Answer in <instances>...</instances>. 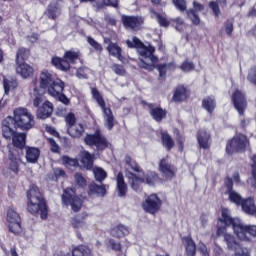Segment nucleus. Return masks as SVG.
I'll return each mask as SVG.
<instances>
[{
    "label": "nucleus",
    "mask_w": 256,
    "mask_h": 256,
    "mask_svg": "<svg viewBox=\"0 0 256 256\" xmlns=\"http://www.w3.org/2000/svg\"><path fill=\"white\" fill-rule=\"evenodd\" d=\"M13 117L8 116L2 122V135L4 139H11L13 129L17 127L22 131H29L35 127V117L27 108L19 107L14 109Z\"/></svg>",
    "instance_id": "f257e3e1"
},
{
    "label": "nucleus",
    "mask_w": 256,
    "mask_h": 256,
    "mask_svg": "<svg viewBox=\"0 0 256 256\" xmlns=\"http://www.w3.org/2000/svg\"><path fill=\"white\" fill-rule=\"evenodd\" d=\"M126 177L134 191L141 189V183H147V185H156L159 181V177L155 172H149L145 178H143V171L139 167V164L132 160L131 157L125 158Z\"/></svg>",
    "instance_id": "f03ea898"
},
{
    "label": "nucleus",
    "mask_w": 256,
    "mask_h": 256,
    "mask_svg": "<svg viewBox=\"0 0 256 256\" xmlns=\"http://www.w3.org/2000/svg\"><path fill=\"white\" fill-rule=\"evenodd\" d=\"M221 223H225L227 226L232 225L236 237L240 241H246L247 243L253 241L256 237V225H245L237 219H233L230 215L229 209H222V216L220 218Z\"/></svg>",
    "instance_id": "7ed1b4c3"
},
{
    "label": "nucleus",
    "mask_w": 256,
    "mask_h": 256,
    "mask_svg": "<svg viewBox=\"0 0 256 256\" xmlns=\"http://www.w3.org/2000/svg\"><path fill=\"white\" fill-rule=\"evenodd\" d=\"M127 47L130 49H137L140 55L139 67L146 69L147 71H153L155 65H157V57L153 55L155 48L153 46H145L140 42L137 37H133L132 40L126 41Z\"/></svg>",
    "instance_id": "20e7f679"
},
{
    "label": "nucleus",
    "mask_w": 256,
    "mask_h": 256,
    "mask_svg": "<svg viewBox=\"0 0 256 256\" xmlns=\"http://www.w3.org/2000/svg\"><path fill=\"white\" fill-rule=\"evenodd\" d=\"M27 211L32 215H36L40 211L41 219H46L48 215L47 204L41 190L36 185L30 186V189L27 192Z\"/></svg>",
    "instance_id": "39448f33"
},
{
    "label": "nucleus",
    "mask_w": 256,
    "mask_h": 256,
    "mask_svg": "<svg viewBox=\"0 0 256 256\" xmlns=\"http://www.w3.org/2000/svg\"><path fill=\"white\" fill-rule=\"evenodd\" d=\"M39 85L41 89H47L49 95H59L65 89V83L61 79H55L53 74L47 70L40 73Z\"/></svg>",
    "instance_id": "423d86ee"
},
{
    "label": "nucleus",
    "mask_w": 256,
    "mask_h": 256,
    "mask_svg": "<svg viewBox=\"0 0 256 256\" xmlns=\"http://www.w3.org/2000/svg\"><path fill=\"white\" fill-rule=\"evenodd\" d=\"M33 105L38 107L36 112L37 119H49L51 115H53V103L49 102V100H45L43 94L39 92V89L35 87L32 92Z\"/></svg>",
    "instance_id": "0eeeda50"
},
{
    "label": "nucleus",
    "mask_w": 256,
    "mask_h": 256,
    "mask_svg": "<svg viewBox=\"0 0 256 256\" xmlns=\"http://www.w3.org/2000/svg\"><path fill=\"white\" fill-rule=\"evenodd\" d=\"M93 99L97 102L102 111V117L104 119V127L106 129H113L115 118L113 117V111H111V107L105 105V100L99 90L97 88L91 89Z\"/></svg>",
    "instance_id": "6e6552de"
},
{
    "label": "nucleus",
    "mask_w": 256,
    "mask_h": 256,
    "mask_svg": "<svg viewBox=\"0 0 256 256\" xmlns=\"http://www.w3.org/2000/svg\"><path fill=\"white\" fill-rule=\"evenodd\" d=\"M232 102L236 111L241 117V127H247L249 125V119L243 118V115H245V110L247 109V98L245 97V94H243L241 90H236L232 95Z\"/></svg>",
    "instance_id": "1a4fd4ad"
},
{
    "label": "nucleus",
    "mask_w": 256,
    "mask_h": 256,
    "mask_svg": "<svg viewBox=\"0 0 256 256\" xmlns=\"http://www.w3.org/2000/svg\"><path fill=\"white\" fill-rule=\"evenodd\" d=\"M79 59V52L73 50L67 51L64 54V59L60 57L52 58V65L60 71H69L71 69V63H75Z\"/></svg>",
    "instance_id": "9d476101"
},
{
    "label": "nucleus",
    "mask_w": 256,
    "mask_h": 256,
    "mask_svg": "<svg viewBox=\"0 0 256 256\" xmlns=\"http://www.w3.org/2000/svg\"><path fill=\"white\" fill-rule=\"evenodd\" d=\"M249 147V140L247 136L239 134L235 136L227 145L226 152L231 155L233 153H239L240 151H245Z\"/></svg>",
    "instance_id": "9b49d317"
},
{
    "label": "nucleus",
    "mask_w": 256,
    "mask_h": 256,
    "mask_svg": "<svg viewBox=\"0 0 256 256\" xmlns=\"http://www.w3.org/2000/svg\"><path fill=\"white\" fill-rule=\"evenodd\" d=\"M62 201L65 205H70L72 211H79L83 205V198L75 195V191L71 188L64 190Z\"/></svg>",
    "instance_id": "f8f14e48"
},
{
    "label": "nucleus",
    "mask_w": 256,
    "mask_h": 256,
    "mask_svg": "<svg viewBox=\"0 0 256 256\" xmlns=\"http://www.w3.org/2000/svg\"><path fill=\"white\" fill-rule=\"evenodd\" d=\"M84 143L89 147H96L98 151H103L107 147V140L100 131H96L95 134H87L84 138Z\"/></svg>",
    "instance_id": "ddd939ff"
},
{
    "label": "nucleus",
    "mask_w": 256,
    "mask_h": 256,
    "mask_svg": "<svg viewBox=\"0 0 256 256\" xmlns=\"http://www.w3.org/2000/svg\"><path fill=\"white\" fill-rule=\"evenodd\" d=\"M142 208L146 213H150L151 215H155L161 209V199H159L156 194H152L146 198V200L142 203Z\"/></svg>",
    "instance_id": "4468645a"
},
{
    "label": "nucleus",
    "mask_w": 256,
    "mask_h": 256,
    "mask_svg": "<svg viewBox=\"0 0 256 256\" xmlns=\"http://www.w3.org/2000/svg\"><path fill=\"white\" fill-rule=\"evenodd\" d=\"M7 223L9 231H11L12 233H19L21 231V217L15 210H8Z\"/></svg>",
    "instance_id": "2eb2a0df"
},
{
    "label": "nucleus",
    "mask_w": 256,
    "mask_h": 256,
    "mask_svg": "<svg viewBox=\"0 0 256 256\" xmlns=\"http://www.w3.org/2000/svg\"><path fill=\"white\" fill-rule=\"evenodd\" d=\"M122 23L125 29H130L131 31H139L141 25H143V18L140 16H122Z\"/></svg>",
    "instance_id": "dca6fc26"
},
{
    "label": "nucleus",
    "mask_w": 256,
    "mask_h": 256,
    "mask_svg": "<svg viewBox=\"0 0 256 256\" xmlns=\"http://www.w3.org/2000/svg\"><path fill=\"white\" fill-rule=\"evenodd\" d=\"M225 187L226 195H228V199L231 201V203H234L235 205H240L243 203L244 199L241 197V194L233 190V181L231 178L228 177L225 179Z\"/></svg>",
    "instance_id": "f3484780"
},
{
    "label": "nucleus",
    "mask_w": 256,
    "mask_h": 256,
    "mask_svg": "<svg viewBox=\"0 0 256 256\" xmlns=\"http://www.w3.org/2000/svg\"><path fill=\"white\" fill-rule=\"evenodd\" d=\"M217 235L218 237L224 236V241L230 251H236L237 249H241V245H239L237 240H235V236L227 233V230L225 228H218Z\"/></svg>",
    "instance_id": "a211bd4d"
},
{
    "label": "nucleus",
    "mask_w": 256,
    "mask_h": 256,
    "mask_svg": "<svg viewBox=\"0 0 256 256\" xmlns=\"http://www.w3.org/2000/svg\"><path fill=\"white\" fill-rule=\"evenodd\" d=\"M159 171L165 179H173V177H175V173H177V169L175 166L171 165V162H169V159L167 158L160 160Z\"/></svg>",
    "instance_id": "6ab92c4d"
},
{
    "label": "nucleus",
    "mask_w": 256,
    "mask_h": 256,
    "mask_svg": "<svg viewBox=\"0 0 256 256\" xmlns=\"http://www.w3.org/2000/svg\"><path fill=\"white\" fill-rule=\"evenodd\" d=\"M205 9V6L196 0L193 1V8L186 11L187 16L193 23V25H199L201 23V19L199 18V11H203Z\"/></svg>",
    "instance_id": "aec40b11"
},
{
    "label": "nucleus",
    "mask_w": 256,
    "mask_h": 256,
    "mask_svg": "<svg viewBox=\"0 0 256 256\" xmlns=\"http://www.w3.org/2000/svg\"><path fill=\"white\" fill-rule=\"evenodd\" d=\"M16 73L17 75H20L23 79H29V77H32L34 73L33 66L25 63V62H20L16 63Z\"/></svg>",
    "instance_id": "412c9836"
},
{
    "label": "nucleus",
    "mask_w": 256,
    "mask_h": 256,
    "mask_svg": "<svg viewBox=\"0 0 256 256\" xmlns=\"http://www.w3.org/2000/svg\"><path fill=\"white\" fill-rule=\"evenodd\" d=\"M9 169L13 171V173L19 172V166L21 165V155L17 152H9Z\"/></svg>",
    "instance_id": "4be33fe9"
},
{
    "label": "nucleus",
    "mask_w": 256,
    "mask_h": 256,
    "mask_svg": "<svg viewBox=\"0 0 256 256\" xmlns=\"http://www.w3.org/2000/svg\"><path fill=\"white\" fill-rule=\"evenodd\" d=\"M197 141L201 149H209L211 145V135L206 130H200L197 135Z\"/></svg>",
    "instance_id": "5701e85b"
},
{
    "label": "nucleus",
    "mask_w": 256,
    "mask_h": 256,
    "mask_svg": "<svg viewBox=\"0 0 256 256\" xmlns=\"http://www.w3.org/2000/svg\"><path fill=\"white\" fill-rule=\"evenodd\" d=\"M10 139H12L14 147H17V149H23V147H25V139H27V135H25V133L15 132V129L13 128V134Z\"/></svg>",
    "instance_id": "b1692460"
},
{
    "label": "nucleus",
    "mask_w": 256,
    "mask_h": 256,
    "mask_svg": "<svg viewBox=\"0 0 256 256\" xmlns=\"http://www.w3.org/2000/svg\"><path fill=\"white\" fill-rule=\"evenodd\" d=\"M41 151L37 147H26V161L28 163H37Z\"/></svg>",
    "instance_id": "393cba45"
},
{
    "label": "nucleus",
    "mask_w": 256,
    "mask_h": 256,
    "mask_svg": "<svg viewBox=\"0 0 256 256\" xmlns=\"http://www.w3.org/2000/svg\"><path fill=\"white\" fill-rule=\"evenodd\" d=\"M84 133L85 128L81 123H76L68 127V135H70V137H73V139H79V137H81Z\"/></svg>",
    "instance_id": "a878e982"
},
{
    "label": "nucleus",
    "mask_w": 256,
    "mask_h": 256,
    "mask_svg": "<svg viewBox=\"0 0 256 256\" xmlns=\"http://www.w3.org/2000/svg\"><path fill=\"white\" fill-rule=\"evenodd\" d=\"M105 193H107L105 185H97L96 183H92L88 187V195H97L98 197H105Z\"/></svg>",
    "instance_id": "bb28decb"
},
{
    "label": "nucleus",
    "mask_w": 256,
    "mask_h": 256,
    "mask_svg": "<svg viewBox=\"0 0 256 256\" xmlns=\"http://www.w3.org/2000/svg\"><path fill=\"white\" fill-rule=\"evenodd\" d=\"M148 107L150 109L151 117L156 121L159 122L165 119V117H167V112L163 108H159V107L153 108L152 104H149Z\"/></svg>",
    "instance_id": "cd10ccee"
},
{
    "label": "nucleus",
    "mask_w": 256,
    "mask_h": 256,
    "mask_svg": "<svg viewBox=\"0 0 256 256\" xmlns=\"http://www.w3.org/2000/svg\"><path fill=\"white\" fill-rule=\"evenodd\" d=\"M189 97V91L184 86H180L176 89L173 101L175 103H179L180 101H185Z\"/></svg>",
    "instance_id": "c85d7f7f"
},
{
    "label": "nucleus",
    "mask_w": 256,
    "mask_h": 256,
    "mask_svg": "<svg viewBox=\"0 0 256 256\" xmlns=\"http://www.w3.org/2000/svg\"><path fill=\"white\" fill-rule=\"evenodd\" d=\"M117 191L119 197L127 195V184L125 183V178H123V173H118L117 175Z\"/></svg>",
    "instance_id": "c756f323"
},
{
    "label": "nucleus",
    "mask_w": 256,
    "mask_h": 256,
    "mask_svg": "<svg viewBox=\"0 0 256 256\" xmlns=\"http://www.w3.org/2000/svg\"><path fill=\"white\" fill-rule=\"evenodd\" d=\"M202 107L211 115L213 111H215V107H217V102L215 101V97H206L202 100Z\"/></svg>",
    "instance_id": "7c9ffc66"
},
{
    "label": "nucleus",
    "mask_w": 256,
    "mask_h": 256,
    "mask_svg": "<svg viewBox=\"0 0 256 256\" xmlns=\"http://www.w3.org/2000/svg\"><path fill=\"white\" fill-rule=\"evenodd\" d=\"M183 244L185 245L186 253L189 256H195V252L197 251V247L195 246V242L189 236L183 238Z\"/></svg>",
    "instance_id": "2f4dec72"
},
{
    "label": "nucleus",
    "mask_w": 256,
    "mask_h": 256,
    "mask_svg": "<svg viewBox=\"0 0 256 256\" xmlns=\"http://www.w3.org/2000/svg\"><path fill=\"white\" fill-rule=\"evenodd\" d=\"M80 162L82 164V167H84V169H91V167H93V155H91L87 151H82Z\"/></svg>",
    "instance_id": "473e14b6"
},
{
    "label": "nucleus",
    "mask_w": 256,
    "mask_h": 256,
    "mask_svg": "<svg viewBox=\"0 0 256 256\" xmlns=\"http://www.w3.org/2000/svg\"><path fill=\"white\" fill-rule=\"evenodd\" d=\"M4 95H9V91L17 89V80L11 77H5L3 79Z\"/></svg>",
    "instance_id": "72a5a7b5"
},
{
    "label": "nucleus",
    "mask_w": 256,
    "mask_h": 256,
    "mask_svg": "<svg viewBox=\"0 0 256 256\" xmlns=\"http://www.w3.org/2000/svg\"><path fill=\"white\" fill-rule=\"evenodd\" d=\"M125 235H129V228H127V226H125V225L120 224V225L112 228V230H111L112 237L121 238V237H125Z\"/></svg>",
    "instance_id": "f704fd0d"
},
{
    "label": "nucleus",
    "mask_w": 256,
    "mask_h": 256,
    "mask_svg": "<svg viewBox=\"0 0 256 256\" xmlns=\"http://www.w3.org/2000/svg\"><path fill=\"white\" fill-rule=\"evenodd\" d=\"M107 51L112 57H116L118 61H123V56L121 55V47L115 43H110L107 47Z\"/></svg>",
    "instance_id": "c9c22d12"
},
{
    "label": "nucleus",
    "mask_w": 256,
    "mask_h": 256,
    "mask_svg": "<svg viewBox=\"0 0 256 256\" xmlns=\"http://www.w3.org/2000/svg\"><path fill=\"white\" fill-rule=\"evenodd\" d=\"M72 256H93L87 246H78L72 250Z\"/></svg>",
    "instance_id": "e433bc0d"
},
{
    "label": "nucleus",
    "mask_w": 256,
    "mask_h": 256,
    "mask_svg": "<svg viewBox=\"0 0 256 256\" xmlns=\"http://www.w3.org/2000/svg\"><path fill=\"white\" fill-rule=\"evenodd\" d=\"M74 185L79 189H85L87 187V179L83 177V174L77 172L74 174Z\"/></svg>",
    "instance_id": "4c0bfd02"
},
{
    "label": "nucleus",
    "mask_w": 256,
    "mask_h": 256,
    "mask_svg": "<svg viewBox=\"0 0 256 256\" xmlns=\"http://www.w3.org/2000/svg\"><path fill=\"white\" fill-rule=\"evenodd\" d=\"M161 139L163 146L170 151V149H173L175 142H173V138L169 136V134L162 132L161 133Z\"/></svg>",
    "instance_id": "58836bf2"
},
{
    "label": "nucleus",
    "mask_w": 256,
    "mask_h": 256,
    "mask_svg": "<svg viewBox=\"0 0 256 256\" xmlns=\"http://www.w3.org/2000/svg\"><path fill=\"white\" fill-rule=\"evenodd\" d=\"M61 161L62 165H64L68 169H71V167H77V165H79L77 159L70 158L69 156H62Z\"/></svg>",
    "instance_id": "ea45409f"
},
{
    "label": "nucleus",
    "mask_w": 256,
    "mask_h": 256,
    "mask_svg": "<svg viewBox=\"0 0 256 256\" xmlns=\"http://www.w3.org/2000/svg\"><path fill=\"white\" fill-rule=\"evenodd\" d=\"M29 57V50L25 48H19L16 54V63H24L25 59Z\"/></svg>",
    "instance_id": "a19ab883"
},
{
    "label": "nucleus",
    "mask_w": 256,
    "mask_h": 256,
    "mask_svg": "<svg viewBox=\"0 0 256 256\" xmlns=\"http://www.w3.org/2000/svg\"><path fill=\"white\" fill-rule=\"evenodd\" d=\"M93 174L96 181H104V179H107V172L101 167H95L93 169Z\"/></svg>",
    "instance_id": "79ce46f5"
},
{
    "label": "nucleus",
    "mask_w": 256,
    "mask_h": 256,
    "mask_svg": "<svg viewBox=\"0 0 256 256\" xmlns=\"http://www.w3.org/2000/svg\"><path fill=\"white\" fill-rule=\"evenodd\" d=\"M65 121L68 128L77 124V118L75 117V114L73 112H69L65 116Z\"/></svg>",
    "instance_id": "37998d69"
},
{
    "label": "nucleus",
    "mask_w": 256,
    "mask_h": 256,
    "mask_svg": "<svg viewBox=\"0 0 256 256\" xmlns=\"http://www.w3.org/2000/svg\"><path fill=\"white\" fill-rule=\"evenodd\" d=\"M175 66L173 64H161L158 66V71L160 73V77H163L165 73H167V70L174 69Z\"/></svg>",
    "instance_id": "c03bdc74"
},
{
    "label": "nucleus",
    "mask_w": 256,
    "mask_h": 256,
    "mask_svg": "<svg viewBox=\"0 0 256 256\" xmlns=\"http://www.w3.org/2000/svg\"><path fill=\"white\" fill-rule=\"evenodd\" d=\"M173 3L179 11H187V2L185 0H174Z\"/></svg>",
    "instance_id": "a18cd8bd"
},
{
    "label": "nucleus",
    "mask_w": 256,
    "mask_h": 256,
    "mask_svg": "<svg viewBox=\"0 0 256 256\" xmlns=\"http://www.w3.org/2000/svg\"><path fill=\"white\" fill-rule=\"evenodd\" d=\"M180 69H182L185 73H189V71H193V69H195V65L193 64V62L185 61L180 66Z\"/></svg>",
    "instance_id": "49530a36"
},
{
    "label": "nucleus",
    "mask_w": 256,
    "mask_h": 256,
    "mask_svg": "<svg viewBox=\"0 0 256 256\" xmlns=\"http://www.w3.org/2000/svg\"><path fill=\"white\" fill-rule=\"evenodd\" d=\"M159 25H161V27H168L169 25V21L167 20V18L165 16H162L160 14L154 13Z\"/></svg>",
    "instance_id": "de8ad7c7"
},
{
    "label": "nucleus",
    "mask_w": 256,
    "mask_h": 256,
    "mask_svg": "<svg viewBox=\"0 0 256 256\" xmlns=\"http://www.w3.org/2000/svg\"><path fill=\"white\" fill-rule=\"evenodd\" d=\"M87 41L91 47H93L96 51H103V47H101V44L99 42L95 41L92 37H88Z\"/></svg>",
    "instance_id": "09e8293b"
},
{
    "label": "nucleus",
    "mask_w": 256,
    "mask_h": 256,
    "mask_svg": "<svg viewBox=\"0 0 256 256\" xmlns=\"http://www.w3.org/2000/svg\"><path fill=\"white\" fill-rule=\"evenodd\" d=\"M247 79L250 83H252L253 85H256V66H254L253 68H251Z\"/></svg>",
    "instance_id": "8fccbe9b"
},
{
    "label": "nucleus",
    "mask_w": 256,
    "mask_h": 256,
    "mask_svg": "<svg viewBox=\"0 0 256 256\" xmlns=\"http://www.w3.org/2000/svg\"><path fill=\"white\" fill-rule=\"evenodd\" d=\"M209 7L216 17H219V15H221V10L219 9V4H217V2H210Z\"/></svg>",
    "instance_id": "3c124183"
},
{
    "label": "nucleus",
    "mask_w": 256,
    "mask_h": 256,
    "mask_svg": "<svg viewBox=\"0 0 256 256\" xmlns=\"http://www.w3.org/2000/svg\"><path fill=\"white\" fill-rule=\"evenodd\" d=\"M51 97H57V99L63 103L64 105H69V98L63 94V92H59L57 95H51Z\"/></svg>",
    "instance_id": "603ef678"
},
{
    "label": "nucleus",
    "mask_w": 256,
    "mask_h": 256,
    "mask_svg": "<svg viewBox=\"0 0 256 256\" xmlns=\"http://www.w3.org/2000/svg\"><path fill=\"white\" fill-rule=\"evenodd\" d=\"M107 245L114 251H121V243L115 242V240H108Z\"/></svg>",
    "instance_id": "864d4df0"
},
{
    "label": "nucleus",
    "mask_w": 256,
    "mask_h": 256,
    "mask_svg": "<svg viewBox=\"0 0 256 256\" xmlns=\"http://www.w3.org/2000/svg\"><path fill=\"white\" fill-rule=\"evenodd\" d=\"M59 14V9H54L53 5H50L48 8V17L50 19H57V15Z\"/></svg>",
    "instance_id": "5fc2aeb1"
},
{
    "label": "nucleus",
    "mask_w": 256,
    "mask_h": 256,
    "mask_svg": "<svg viewBox=\"0 0 256 256\" xmlns=\"http://www.w3.org/2000/svg\"><path fill=\"white\" fill-rule=\"evenodd\" d=\"M112 71H114V73H116V75H124L125 74V68H123V66L118 65V64H114L111 67Z\"/></svg>",
    "instance_id": "6e6d98bb"
},
{
    "label": "nucleus",
    "mask_w": 256,
    "mask_h": 256,
    "mask_svg": "<svg viewBox=\"0 0 256 256\" xmlns=\"http://www.w3.org/2000/svg\"><path fill=\"white\" fill-rule=\"evenodd\" d=\"M72 225L75 227V229H81L82 227H85V221L79 219V218H74L72 220Z\"/></svg>",
    "instance_id": "4d7b16f0"
},
{
    "label": "nucleus",
    "mask_w": 256,
    "mask_h": 256,
    "mask_svg": "<svg viewBox=\"0 0 256 256\" xmlns=\"http://www.w3.org/2000/svg\"><path fill=\"white\" fill-rule=\"evenodd\" d=\"M48 143H50L51 151H53V153H59V145H57L55 140L48 138Z\"/></svg>",
    "instance_id": "13d9d810"
},
{
    "label": "nucleus",
    "mask_w": 256,
    "mask_h": 256,
    "mask_svg": "<svg viewBox=\"0 0 256 256\" xmlns=\"http://www.w3.org/2000/svg\"><path fill=\"white\" fill-rule=\"evenodd\" d=\"M102 2L109 7H119V0H102Z\"/></svg>",
    "instance_id": "bf43d9fd"
},
{
    "label": "nucleus",
    "mask_w": 256,
    "mask_h": 256,
    "mask_svg": "<svg viewBox=\"0 0 256 256\" xmlns=\"http://www.w3.org/2000/svg\"><path fill=\"white\" fill-rule=\"evenodd\" d=\"M224 31H225L226 35H231V33H233V23L227 22L224 25Z\"/></svg>",
    "instance_id": "052dcab7"
},
{
    "label": "nucleus",
    "mask_w": 256,
    "mask_h": 256,
    "mask_svg": "<svg viewBox=\"0 0 256 256\" xmlns=\"http://www.w3.org/2000/svg\"><path fill=\"white\" fill-rule=\"evenodd\" d=\"M199 251L202 253V255L209 256V252H207V246H205V244L199 245Z\"/></svg>",
    "instance_id": "680f3d73"
},
{
    "label": "nucleus",
    "mask_w": 256,
    "mask_h": 256,
    "mask_svg": "<svg viewBox=\"0 0 256 256\" xmlns=\"http://www.w3.org/2000/svg\"><path fill=\"white\" fill-rule=\"evenodd\" d=\"M230 179L232 181V187H233V182L234 183H240V181H241V178H240L238 172L234 173L232 178H230Z\"/></svg>",
    "instance_id": "e2e57ef3"
},
{
    "label": "nucleus",
    "mask_w": 256,
    "mask_h": 256,
    "mask_svg": "<svg viewBox=\"0 0 256 256\" xmlns=\"http://www.w3.org/2000/svg\"><path fill=\"white\" fill-rule=\"evenodd\" d=\"M39 39V36L37 34H32L28 36V41L30 43H37V40Z\"/></svg>",
    "instance_id": "0e129e2a"
},
{
    "label": "nucleus",
    "mask_w": 256,
    "mask_h": 256,
    "mask_svg": "<svg viewBox=\"0 0 256 256\" xmlns=\"http://www.w3.org/2000/svg\"><path fill=\"white\" fill-rule=\"evenodd\" d=\"M54 175L56 177H63V175H65V171H63V169H60V168H56L54 170Z\"/></svg>",
    "instance_id": "69168bd1"
},
{
    "label": "nucleus",
    "mask_w": 256,
    "mask_h": 256,
    "mask_svg": "<svg viewBox=\"0 0 256 256\" xmlns=\"http://www.w3.org/2000/svg\"><path fill=\"white\" fill-rule=\"evenodd\" d=\"M177 141H178V148L180 151H183V142L185 141V139H183V137L178 136L177 137Z\"/></svg>",
    "instance_id": "338daca9"
},
{
    "label": "nucleus",
    "mask_w": 256,
    "mask_h": 256,
    "mask_svg": "<svg viewBox=\"0 0 256 256\" xmlns=\"http://www.w3.org/2000/svg\"><path fill=\"white\" fill-rule=\"evenodd\" d=\"M10 254H11V256H19V255L17 254V250H15V248H11V249H10Z\"/></svg>",
    "instance_id": "774afa93"
}]
</instances>
